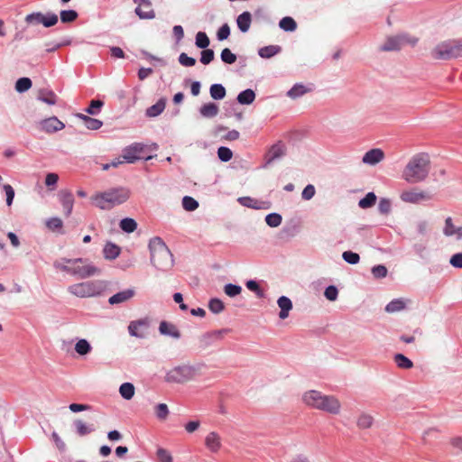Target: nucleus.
<instances>
[{
    "instance_id": "nucleus-1",
    "label": "nucleus",
    "mask_w": 462,
    "mask_h": 462,
    "mask_svg": "<svg viewBox=\"0 0 462 462\" xmlns=\"http://www.w3.org/2000/svg\"><path fill=\"white\" fill-rule=\"evenodd\" d=\"M203 364L180 363L165 371L163 382L167 384L183 385L201 374Z\"/></svg>"
},
{
    "instance_id": "nucleus-2",
    "label": "nucleus",
    "mask_w": 462,
    "mask_h": 462,
    "mask_svg": "<svg viewBox=\"0 0 462 462\" xmlns=\"http://www.w3.org/2000/svg\"><path fill=\"white\" fill-rule=\"evenodd\" d=\"M430 170V159L428 153L420 152L413 155L402 171V179L411 184L424 181Z\"/></svg>"
},
{
    "instance_id": "nucleus-3",
    "label": "nucleus",
    "mask_w": 462,
    "mask_h": 462,
    "mask_svg": "<svg viewBox=\"0 0 462 462\" xmlns=\"http://www.w3.org/2000/svg\"><path fill=\"white\" fill-rule=\"evenodd\" d=\"M129 198L130 190L126 188L120 187L97 193L91 197V200L96 207L106 210L123 204Z\"/></svg>"
},
{
    "instance_id": "nucleus-4",
    "label": "nucleus",
    "mask_w": 462,
    "mask_h": 462,
    "mask_svg": "<svg viewBox=\"0 0 462 462\" xmlns=\"http://www.w3.org/2000/svg\"><path fill=\"white\" fill-rule=\"evenodd\" d=\"M151 262L159 270L167 271L173 265L172 254L161 237L150 240Z\"/></svg>"
},
{
    "instance_id": "nucleus-5",
    "label": "nucleus",
    "mask_w": 462,
    "mask_h": 462,
    "mask_svg": "<svg viewBox=\"0 0 462 462\" xmlns=\"http://www.w3.org/2000/svg\"><path fill=\"white\" fill-rule=\"evenodd\" d=\"M430 55L435 60H448L462 56V38L448 39L438 43L431 51Z\"/></svg>"
},
{
    "instance_id": "nucleus-6",
    "label": "nucleus",
    "mask_w": 462,
    "mask_h": 462,
    "mask_svg": "<svg viewBox=\"0 0 462 462\" xmlns=\"http://www.w3.org/2000/svg\"><path fill=\"white\" fill-rule=\"evenodd\" d=\"M104 287L103 282L91 281L70 285L68 291L77 297L87 298L99 295Z\"/></svg>"
},
{
    "instance_id": "nucleus-7",
    "label": "nucleus",
    "mask_w": 462,
    "mask_h": 462,
    "mask_svg": "<svg viewBox=\"0 0 462 462\" xmlns=\"http://www.w3.org/2000/svg\"><path fill=\"white\" fill-rule=\"evenodd\" d=\"M64 261L71 264L70 274L77 275L81 279H85L100 273V269H98L97 267L91 264L84 265V260L82 258Z\"/></svg>"
},
{
    "instance_id": "nucleus-8",
    "label": "nucleus",
    "mask_w": 462,
    "mask_h": 462,
    "mask_svg": "<svg viewBox=\"0 0 462 462\" xmlns=\"http://www.w3.org/2000/svg\"><path fill=\"white\" fill-rule=\"evenodd\" d=\"M418 39L411 37L408 34H400L396 36H390L386 39L384 43L380 47L383 51H399L406 44L415 45Z\"/></svg>"
},
{
    "instance_id": "nucleus-9",
    "label": "nucleus",
    "mask_w": 462,
    "mask_h": 462,
    "mask_svg": "<svg viewBox=\"0 0 462 462\" xmlns=\"http://www.w3.org/2000/svg\"><path fill=\"white\" fill-rule=\"evenodd\" d=\"M400 199L406 203L418 204L432 199L430 192L425 191L418 187L411 188L403 190L400 194Z\"/></svg>"
},
{
    "instance_id": "nucleus-10",
    "label": "nucleus",
    "mask_w": 462,
    "mask_h": 462,
    "mask_svg": "<svg viewBox=\"0 0 462 462\" xmlns=\"http://www.w3.org/2000/svg\"><path fill=\"white\" fill-rule=\"evenodd\" d=\"M25 22L31 24L42 23L45 27H51L58 23V15L55 14L32 13L26 15Z\"/></svg>"
},
{
    "instance_id": "nucleus-11",
    "label": "nucleus",
    "mask_w": 462,
    "mask_h": 462,
    "mask_svg": "<svg viewBox=\"0 0 462 462\" xmlns=\"http://www.w3.org/2000/svg\"><path fill=\"white\" fill-rule=\"evenodd\" d=\"M146 146L141 143H134L123 150L122 157L125 162L133 163L142 158L141 154Z\"/></svg>"
},
{
    "instance_id": "nucleus-12",
    "label": "nucleus",
    "mask_w": 462,
    "mask_h": 462,
    "mask_svg": "<svg viewBox=\"0 0 462 462\" xmlns=\"http://www.w3.org/2000/svg\"><path fill=\"white\" fill-rule=\"evenodd\" d=\"M317 410H320L331 414H338L341 410V403L337 397L324 394Z\"/></svg>"
},
{
    "instance_id": "nucleus-13",
    "label": "nucleus",
    "mask_w": 462,
    "mask_h": 462,
    "mask_svg": "<svg viewBox=\"0 0 462 462\" xmlns=\"http://www.w3.org/2000/svg\"><path fill=\"white\" fill-rule=\"evenodd\" d=\"M150 325L148 318L133 320L128 325V332L132 337L143 338Z\"/></svg>"
},
{
    "instance_id": "nucleus-14",
    "label": "nucleus",
    "mask_w": 462,
    "mask_h": 462,
    "mask_svg": "<svg viewBox=\"0 0 462 462\" xmlns=\"http://www.w3.org/2000/svg\"><path fill=\"white\" fill-rule=\"evenodd\" d=\"M134 296L135 290L134 288H129L111 296L108 299V303L110 305H119L131 300Z\"/></svg>"
},
{
    "instance_id": "nucleus-15",
    "label": "nucleus",
    "mask_w": 462,
    "mask_h": 462,
    "mask_svg": "<svg viewBox=\"0 0 462 462\" xmlns=\"http://www.w3.org/2000/svg\"><path fill=\"white\" fill-rule=\"evenodd\" d=\"M205 446L212 453H217L221 447V437L216 431L209 432L205 438Z\"/></svg>"
},
{
    "instance_id": "nucleus-16",
    "label": "nucleus",
    "mask_w": 462,
    "mask_h": 462,
    "mask_svg": "<svg viewBox=\"0 0 462 462\" xmlns=\"http://www.w3.org/2000/svg\"><path fill=\"white\" fill-rule=\"evenodd\" d=\"M323 395L321 392L310 390L303 393L302 401L307 406L317 409Z\"/></svg>"
},
{
    "instance_id": "nucleus-17",
    "label": "nucleus",
    "mask_w": 462,
    "mask_h": 462,
    "mask_svg": "<svg viewBox=\"0 0 462 462\" xmlns=\"http://www.w3.org/2000/svg\"><path fill=\"white\" fill-rule=\"evenodd\" d=\"M384 158V152L379 148L371 149L365 153L362 162L365 164L374 165Z\"/></svg>"
},
{
    "instance_id": "nucleus-18",
    "label": "nucleus",
    "mask_w": 462,
    "mask_h": 462,
    "mask_svg": "<svg viewBox=\"0 0 462 462\" xmlns=\"http://www.w3.org/2000/svg\"><path fill=\"white\" fill-rule=\"evenodd\" d=\"M60 201L63 207L64 214L66 217H69L74 205V198L70 191L61 190L59 193Z\"/></svg>"
},
{
    "instance_id": "nucleus-19",
    "label": "nucleus",
    "mask_w": 462,
    "mask_h": 462,
    "mask_svg": "<svg viewBox=\"0 0 462 462\" xmlns=\"http://www.w3.org/2000/svg\"><path fill=\"white\" fill-rule=\"evenodd\" d=\"M41 124L42 129L47 133H55L65 127V125L56 116L44 119Z\"/></svg>"
},
{
    "instance_id": "nucleus-20",
    "label": "nucleus",
    "mask_w": 462,
    "mask_h": 462,
    "mask_svg": "<svg viewBox=\"0 0 462 462\" xmlns=\"http://www.w3.org/2000/svg\"><path fill=\"white\" fill-rule=\"evenodd\" d=\"M37 98L50 106H54L58 100L57 95L48 88L39 89Z\"/></svg>"
},
{
    "instance_id": "nucleus-21",
    "label": "nucleus",
    "mask_w": 462,
    "mask_h": 462,
    "mask_svg": "<svg viewBox=\"0 0 462 462\" xmlns=\"http://www.w3.org/2000/svg\"><path fill=\"white\" fill-rule=\"evenodd\" d=\"M135 14L140 19H152L155 17V13L150 1L138 5L135 8Z\"/></svg>"
},
{
    "instance_id": "nucleus-22",
    "label": "nucleus",
    "mask_w": 462,
    "mask_h": 462,
    "mask_svg": "<svg viewBox=\"0 0 462 462\" xmlns=\"http://www.w3.org/2000/svg\"><path fill=\"white\" fill-rule=\"evenodd\" d=\"M285 153V148L284 145L281 143L273 144L269 151L267 152L265 155V159L267 163H271L276 159L281 158Z\"/></svg>"
},
{
    "instance_id": "nucleus-23",
    "label": "nucleus",
    "mask_w": 462,
    "mask_h": 462,
    "mask_svg": "<svg viewBox=\"0 0 462 462\" xmlns=\"http://www.w3.org/2000/svg\"><path fill=\"white\" fill-rule=\"evenodd\" d=\"M443 233L447 236H456L457 239L462 238V227H456L450 217H447L445 220Z\"/></svg>"
},
{
    "instance_id": "nucleus-24",
    "label": "nucleus",
    "mask_w": 462,
    "mask_h": 462,
    "mask_svg": "<svg viewBox=\"0 0 462 462\" xmlns=\"http://www.w3.org/2000/svg\"><path fill=\"white\" fill-rule=\"evenodd\" d=\"M159 331L162 335L170 336L173 338H180V333L178 329V328L167 321H162L160 323Z\"/></svg>"
},
{
    "instance_id": "nucleus-25",
    "label": "nucleus",
    "mask_w": 462,
    "mask_h": 462,
    "mask_svg": "<svg viewBox=\"0 0 462 462\" xmlns=\"http://www.w3.org/2000/svg\"><path fill=\"white\" fill-rule=\"evenodd\" d=\"M311 90V88L303 84L297 83L287 92V96L291 99H296L310 92Z\"/></svg>"
},
{
    "instance_id": "nucleus-26",
    "label": "nucleus",
    "mask_w": 462,
    "mask_h": 462,
    "mask_svg": "<svg viewBox=\"0 0 462 462\" xmlns=\"http://www.w3.org/2000/svg\"><path fill=\"white\" fill-rule=\"evenodd\" d=\"M277 303L281 309L279 317L282 319H285L289 316V311L292 309L291 300L285 296H282L278 299Z\"/></svg>"
},
{
    "instance_id": "nucleus-27",
    "label": "nucleus",
    "mask_w": 462,
    "mask_h": 462,
    "mask_svg": "<svg viewBox=\"0 0 462 462\" xmlns=\"http://www.w3.org/2000/svg\"><path fill=\"white\" fill-rule=\"evenodd\" d=\"M236 23L239 30L243 32H246L252 23V14L249 12H244L238 15Z\"/></svg>"
},
{
    "instance_id": "nucleus-28",
    "label": "nucleus",
    "mask_w": 462,
    "mask_h": 462,
    "mask_svg": "<svg viewBox=\"0 0 462 462\" xmlns=\"http://www.w3.org/2000/svg\"><path fill=\"white\" fill-rule=\"evenodd\" d=\"M166 100L165 98H161L157 101L156 104L152 105L146 110V116L149 117H155L161 115L165 109Z\"/></svg>"
},
{
    "instance_id": "nucleus-29",
    "label": "nucleus",
    "mask_w": 462,
    "mask_h": 462,
    "mask_svg": "<svg viewBox=\"0 0 462 462\" xmlns=\"http://www.w3.org/2000/svg\"><path fill=\"white\" fill-rule=\"evenodd\" d=\"M77 116L84 121L86 127L89 130H97L103 125L102 121L89 117L86 115L77 114Z\"/></svg>"
},
{
    "instance_id": "nucleus-30",
    "label": "nucleus",
    "mask_w": 462,
    "mask_h": 462,
    "mask_svg": "<svg viewBox=\"0 0 462 462\" xmlns=\"http://www.w3.org/2000/svg\"><path fill=\"white\" fill-rule=\"evenodd\" d=\"M104 257L108 260L116 259L120 254V247L113 243H107L103 249Z\"/></svg>"
},
{
    "instance_id": "nucleus-31",
    "label": "nucleus",
    "mask_w": 462,
    "mask_h": 462,
    "mask_svg": "<svg viewBox=\"0 0 462 462\" xmlns=\"http://www.w3.org/2000/svg\"><path fill=\"white\" fill-rule=\"evenodd\" d=\"M282 51L279 45H269L259 50L258 54L263 59H270Z\"/></svg>"
},
{
    "instance_id": "nucleus-32",
    "label": "nucleus",
    "mask_w": 462,
    "mask_h": 462,
    "mask_svg": "<svg viewBox=\"0 0 462 462\" xmlns=\"http://www.w3.org/2000/svg\"><path fill=\"white\" fill-rule=\"evenodd\" d=\"M74 425L76 427L77 434L80 437L90 434L94 430L92 425H88L86 422L79 419L74 420Z\"/></svg>"
},
{
    "instance_id": "nucleus-33",
    "label": "nucleus",
    "mask_w": 462,
    "mask_h": 462,
    "mask_svg": "<svg viewBox=\"0 0 462 462\" xmlns=\"http://www.w3.org/2000/svg\"><path fill=\"white\" fill-rule=\"evenodd\" d=\"M374 423V417L369 413H361L358 418L356 424L358 428L362 430L369 429Z\"/></svg>"
},
{
    "instance_id": "nucleus-34",
    "label": "nucleus",
    "mask_w": 462,
    "mask_h": 462,
    "mask_svg": "<svg viewBox=\"0 0 462 462\" xmlns=\"http://www.w3.org/2000/svg\"><path fill=\"white\" fill-rule=\"evenodd\" d=\"M255 99V94L252 89H245L238 94L237 101L241 105H250Z\"/></svg>"
},
{
    "instance_id": "nucleus-35",
    "label": "nucleus",
    "mask_w": 462,
    "mask_h": 462,
    "mask_svg": "<svg viewBox=\"0 0 462 462\" xmlns=\"http://www.w3.org/2000/svg\"><path fill=\"white\" fill-rule=\"evenodd\" d=\"M217 113H218V106L214 103H208V104L203 105L200 107V114L204 117L211 118V117L216 116L217 115Z\"/></svg>"
},
{
    "instance_id": "nucleus-36",
    "label": "nucleus",
    "mask_w": 462,
    "mask_h": 462,
    "mask_svg": "<svg viewBox=\"0 0 462 462\" xmlns=\"http://www.w3.org/2000/svg\"><path fill=\"white\" fill-rule=\"evenodd\" d=\"M405 307H406V303L403 300L396 299V300L390 301L386 305L385 310L389 313H393V312H398V311L404 310Z\"/></svg>"
},
{
    "instance_id": "nucleus-37",
    "label": "nucleus",
    "mask_w": 462,
    "mask_h": 462,
    "mask_svg": "<svg viewBox=\"0 0 462 462\" xmlns=\"http://www.w3.org/2000/svg\"><path fill=\"white\" fill-rule=\"evenodd\" d=\"M396 365L402 369H411L413 367V363L402 354H396L393 357Z\"/></svg>"
},
{
    "instance_id": "nucleus-38",
    "label": "nucleus",
    "mask_w": 462,
    "mask_h": 462,
    "mask_svg": "<svg viewBox=\"0 0 462 462\" xmlns=\"http://www.w3.org/2000/svg\"><path fill=\"white\" fill-rule=\"evenodd\" d=\"M121 396L125 400H130L134 395V386L131 383H124L119 388Z\"/></svg>"
},
{
    "instance_id": "nucleus-39",
    "label": "nucleus",
    "mask_w": 462,
    "mask_h": 462,
    "mask_svg": "<svg viewBox=\"0 0 462 462\" xmlns=\"http://www.w3.org/2000/svg\"><path fill=\"white\" fill-rule=\"evenodd\" d=\"M279 26L285 32H294L297 28V23L293 18L286 16L280 21Z\"/></svg>"
},
{
    "instance_id": "nucleus-40",
    "label": "nucleus",
    "mask_w": 462,
    "mask_h": 462,
    "mask_svg": "<svg viewBox=\"0 0 462 462\" xmlns=\"http://www.w3.org/2000/svg\"><path fill=\"white\" fill-rule=\"evenodd\" d=\"M210 96L213 99H223L226 96V88L221 84H213L209 89Z\"/></svg>"
},
{
    "instance_id": "nucleus-41",
    "label": "nucleus",
    "mask_w": 462,
    "mask_h": 462,
    "mask_svg": "<svg viewBox=\"0 0 462 462\" xmlns=\"http://www.w3.org/2000/svg\"><path fill=\"white\" fill-rule=\"evenodd\" d=\"M376 202V196L374 192H368L365 198L359 200L358 206L361 208H368L374 206Z\"/></svg>"
},
{
    "instance_id": "nucleus-42",
    "label": "nucleus",
    "mask_w": 462,
    "mask_h": 462,
    "mask_svg": "<svg viewBox=\"0 0 462 462\" xmlns=\"http://www.w3.org/2000/svg\"><path fill=\"white\" fill-rule=\"evenodd\" d=\"M120 227L126 233H132L136 229L137 223L133 218L125 217L120 221Z\"/></svg>"
},
{
    "instance_id": "nucleus-43",
    "label": "nucleus",
    "mask_w": 462,
    "mask_h": 462,
    "mask_svg": "<svg viewBox=\"0 0 462 462\" xmlns=\"http://www.w3.org/2000/svg\"><path fill=\"white\" fill-rule=\"evenodd\" d=\"M90 350L91 346L86 339H79L75 345V351L80 356L88 354Z\"/></svg>"
},
{
    "instance_id": "nucleus-44",
    "label": "nucleus",
    "mask_w": 462,
    "mask_h": 462,
    "mask_svg": "<svg viewBox=\"0 0 462 462\" xmlns=\"http://www.w3.org/2000/svg\"><path fill=\"white\" fill-rule=\"evenodd\" d=\"M32 87V80L29 78H20L15 83V90L23 93L30 89Z\"/></svg>"
},
{
    "instance_id": "nucleus-45",
    "label": "nucleus",
    "mask_w": 462,
    "mask_h": 462,
    "mask_svg": "<svg viewBox=\"0 0 462 462\" xmlns=\"http://www.w3.org/2000/svg\"><path fill=\"white\" fill-rule=\"evenodd\" d=\"M208 309L211 312L215 314H218L222 312L225 309V305L222 300L219 299H211L208 302Z\"/></svg>"
},
{
    "instance_id": "nucleus-46",
    "label": "nucleus",
    "mask_w": 462,
    "mask_h": 462,
    "mask_svg": "<svg viewBox=\"0 0 462 462\" xmlns=\"http://www.w3.org/2000/svg\"><path fill=\"white\" fill-rule=\"evenodd\" d=\"M209 39L208 37V35L206 34V32H199L197 34H196V46L199 49H207L208 46L209 45Z\"/></svg>"
},
{
    "instance_id": "nucleus-47",
    "label": "nucleus",
    "mask_w": 462,
    "mask_h": 462,
    "mask_svg": "<svg viewBox=\"0 0 462 462\" xmlns=\"http://www.w3.org/2000/svg\"><path fill=\"white\" fill-rule=\"evenodd\" d=\"M79 14L74 10H63L60 12V21L64 23L74 22Z\"/></svg>"
},
{
    "instance_id": "nucleus-48",
    "label": "nucleus",
    "mask_w": 462,
    "mask_h": 462,
    "mask_svg": "<svg viewBox=\"0 0 462 462\" xmlns=\"http://www.w3.org/2000/svg\"><path fill=\"white\" fill-rule=\"evenodd\" d=\"M182 207L187 211H193L198 208L199 203L193 198L189 196H185L182 199Z\"/></svg>"
},
{
    "instance_id": "nucleus-49",
    "label": "nucleus",
    "mask_w": 462,
    "mask_h": 462,
    "mask_svg": "<svg viewBox=\"0 0 462 462\" xmlns=\"http://www.w3.org/2000/svg\"><path fill=\"white\" fill-rule=\"evenodd\" d=\"M282 216L277 213H271L265 217L266 224L271 227L279 226L282 223Z\"/></svg>"
},
{
    "instance_id": "nucleus-50",
    "label": "nucleus",
    "mask_w": 462,
    "mask_h": 462,
    "mask_svg": "<svg viewBox=\"0 0 462 462\" xmlns=\"http://www.w3.org/2000/svg\"><path fill=\"white\" fill-rule=\"evenodd\" d=\"M221 60L226 64H233L236 61V55L234 54L228 48H225L221 51Z\"/></svg>"
},
{
    "instance_id": "nucleus-51",
    "label": "nucleus",
    "mask_w": 462,
    "mask_h": 462,
    "mask_svg": "<svg viewBox=\"0 0 462 462\" xmlns=\"http://www.w3.org/2000/svg\"><path fill=\"white\" fill-rule=\"evenodd\" d=\"M217 156L222 162H226L232 159L233 152L229 148L221 146L217 150Z\"/></svg>"
},
{
    "instance_id": "nucleus-52",
    "label": "nucleus",
    "mask_w": 462,
    "mask_h": 462,
    "mask_svg": "<svg viewBox=\"0 0 462 462\" xmlns=\"http://www.w3.org/2000/svg\"><path fill=\"white\" fill-rule=\"evenodd\" d=\"M215 57L214 51L211 49H203L201 51L200 62L204 65L209 64Z\"/></svg>"
},
{
    "instance_id": "nucleus-53",
    "label": "nucleus",
    "mask_w": 462,
    "mask_h": 462,
    "mask_svg": "<svg viewBox=\"0 0 462 462\" xmlns=\"http://www.w3.org/2000/svg\"><path fill=\"white\" fill-rule=\"evenodd\" d=\"M156 456L160 462H172L171 454L163 448H159L157 449Z\"/></svg>"
},
{
    "instance_id": "nucleus-54",
    "label": "nucleus",
    "mask_w": 462,
    "mask_h": 462,
    "mask_svg": "<svg viewBox=\"0 0 462 462\" xmlns=\"http://www.w3.org/2000/svg\"><path fill=\"white\" fill-rule=\"evenodd\" d=\"M343 259L351 264H356L359 262L360 256L358 254L354 253L352 251H346L342 254Z\"/></svg>"
},
{
    "instance_id": "nucleus-55",
    "label": "nucleus",
    "mask_w": 462,
    "mask_h": 462,
    "mask_svg": "<svg viewBox=\"0 0 462 462\" xmlns=\"http://www.w3.org/2000/svg\"><path fill=\"white\" fill-rule=\"evenodd\" d=\"M378 209L381 214L387 215L392 209V203L389 199H381L378 205Z\"/></svg>"
},
{
    "instance_id": "nucleus-56",
    "label": "nucleus",
    "mask_w": 462,
    "mask_h": 462,
    "mask_svg": "<svg viewBox=\"0 0 462 462\" xmlns=\"http://www.w3.org/2000/svg\"><path fill=\"white\" fill-rule=\"evenodd\" d=\"M242 288L232 283L226 284L224 288L225 293L229 297H235L241 293Z\"/></svg>"
},
{
    "instance_id": "nucleus-57",
    "label": "nucleus",
    "mask_w": 462,
    "mask_h": 462,
    "mask_svg": "<svg viewBox=\"0 0 462 462\" xmlns=\"http://www.w3.org/2000/svg\"><path fill=\"white\" fill-rule=\"evenodd\" d=\"M155 413L158 419L165 420L169 415V409L165 403H160L155 408Z\"/></svg>"
},
{
    "instance_id": "nucleus-58",
    "label": "nucleus",
    "mask_w": 462,
    "mask_h": 462,
    "mask_svg": "<svg viewBox=\"0 0 462 462\" xmlns=\"http://www.w3.org/2000/svg\"><path fill=\"white\" fill-rule=\"evenodd\" d=\"M104 106L101 100H92L89 106L86 109V112L89 115H97L99 109Z\"/></svg>"
},
{
    "instance_id": "nucleus-59",
    "label": "nucleus",
    "mask_w": 462,
    "mask_h": 462,
    "mask_svg": "<svg viewBox=\"0 0 462 462\" xmlns=\"http://www.w3.org/2000/svg\"><path fill=\"white\" fill-rule=\"evenodd\" d=\"M62 225V220L59 217H51L46 222L47 227L52 231L61 228Z\"/></svg>"
},
{
    "instance_id": "nucleus-60",
    "label": "nucleus",
    "mask_w": 462,
    "mask_h": 462,
    "mask_svg": "<svg viewBox=\"0 0 462 462\" xmlns=\"http://www.w3.org/2000/svg\"><path fill=\"white\" fill-rule=\"evenodd\" d=\"M179 62L185 67H192L196 64V60L192 57H189L186 53L182 52L179 56Z\"/></svg>"
},
{
    "instance_id": "nucleus-61",
    "label": "nucleus",
    "mask_w": 462,
    "mask_h": 462,
    "mask_svg": "<svg viewBox=\"0 0 462 462\" xmlns=\"http://www.w3.org/2000/svg\"><path fill=\"white\" fill-rule=\"evenodd\" d=\"M59 180V176L56 173H48L45 178V185L51 189H54Z\"/></svg>"
},
{
    "instance_id": "nucleus-62",
    "label": "nucleus",
    "mask_w": 462,
    "mask_h": 462,
    "mask_svg": "<svg viewBox=\"0 0 462 462\" xmlns=\"http://www.w3.org/2000/svg\"><path fill=\"white\" fill-rule=\"evenodd\" d=\"M338 291L336 286L330 285L326 288L324 295L328 300H336L337 298Z\"/></svg>"
},
{
    "instance_id": "nucleus-63",
    "label": "nucleus",
    "mask_w": 462,
    "mask_h": 462,
    "mask_svg": "<svg viewBox=\"0 0 462 462\" xmlns=\"http://www.w3.org/2000/svg\"><path fill=\"white\" fill-rule=\"evenodd\" d=\"M315 193H316L315 187L312 184H309L304 188V189L301 193V197L305 200H310L315 196Z\"/></svg>"
},
{
    "instance_id": "nucleus-64",
    "label": "nucleus",
    "mask_w": 462,
    "mask_h": 462,
    "mask_svg": "<svg viewBox=\"0 0 462 462\" xmlns=\"http://www.w3.org/2000/svg\"><path fill=\"white\" fill-rule=\"evenodd\" d=\"M449 263L455 268H462V253L455 254L451 256Z\"/></svg>"
}]
</instances>
